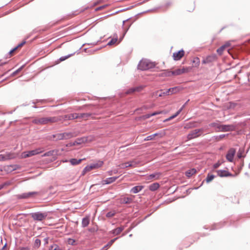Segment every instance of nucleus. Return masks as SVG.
Returning a JSON list of instances; mask_svg holds the SVG:
<instances>
[{
    "mask_svg": "<svg viewBox=\"0 0 250 250\" xmlns=\"http://www.w3.org/2000/svg\"><path fill=\"white\" fill-rule=\"evenodd\" d=\"M31 215L35 220L42 221L47 216V214L46 213L36 212L31 213Z\"/></svg>",
    "mask_w": 250,
    "mask_h": 250,
    "instance_id": "obj_6",
    "label": "nucleus"
},
{
    "mask_svg": "<svg viewBox=\"0 0 250 250\" xmlns=\"http://www.w3.org/2000/svg\"><path fill=\"white\" fill-rule=\"evenodd\" d=\"M39 194L38 192L33 191L23 193L19 195V198L21 199L30 198L38 195Z\"/></svg>",
    "mask_w": 250,
    "mask_h": 250,
    "instance_id": "obj_7",
    "label": "nucleus"
},
{
    "mask_svg": "<svg viewBox=\"0 0 250 250\" xmlns=\"http://www.w3.org/2000/svg\"><path fill=\"white\" fill-rule=\"evenodd\" d=\"M108 173H109V175H112V171H109V172H108Z\"/></svg>",
    "mask_w": 250,
    "mask_h": 250,
    "instance_id": "obj_63",
    "label": "nucleus"
},
{
    "mask_svg": "<svg viewBox=\"0 0 250 250\" xmlns=\"http://www.w3.org/2000/svg\"><path fill=\"white\" fill-rule=\"evenodd\" d=\"M220 131H231L235 130V126L232 125H221Z\"/></svg>",
    "mask_w": 250,
    "mask_h": 250,
    "instance_id": "obj_10",
    "label": "nucleus"
},
{
    "mask_svg": "<svg viewBox=\"0 0 250 250\" xmlns=\"http://www.w3.org/2000/svg\"><path fill=\"white\" fill-rule=\"evenodd\" d=\"M128 165H129V162H126V163L121 164L120 165V166L121 167V168H125L126 167H129V166H128Z\"/></svg>",
    "mask_w": 250,
    "mask_h": 250,
    "instance_id": "obj_40",
    "label": "nucleus"
},
{
    "mask_svg": "<svg viewBox=\"0 0 250 250\" xmlns=\"http://www.w3.org/2000/svg\"><path fill=\"white\" fill-rule=\"evenodd\" d=\"M90 222V219L89 216H86L82 219V226L85 228L89 225Z\"/></svg>",
    "mask_w": 250,
    "mask_h": 250,
    "instance_id": "obj_20",
    "label": "nucleus"
},
{
    "mask_svg": "<svg viewBox=\"0 0 250 250\" xmlns=\"http://www.w3.org/2000/svg\"><path fill=\"white\" fill-rule=\"evenodd\" d=\"M25 43V42L24 41V42H22L21 43H20L17 47H18V48L19 47L22 46Z\"/></svg>",
    "mask_w": 250,
    "mask_h": 250,
    "instance_id": "obj_57",
    "label": "nucleus"
},
{
    "mask_svg": "<svg viewBox=\"0 0 250 250\" xmlns=\"http://www.w3.org/2000/svg\"><path fill=\"white\" fill-rule=\"evenodd\" d=\"M189 71L188 68H185L183 67V68H179L175 70L172 71V73L173 75L177 76L180 75L182 74L188 72Z\"/></svg>",
    "mask_w": 250,
    "mask_h": 250,
    "instance_id": "obj_14",
    "label": "nucleus"
},
{
    "mask_svg": "<svg viewBox=\"0 0 250 250\" xmlns=\"http://www.w3.org/2000/svg\"><path fill=\"white\" fill-rule=\"evenodd\" d=\"M117 178L118 177H109L104 180L103 182L105 184H109L115 181Z\"/></svg>",
    "mask_w": 250,
    "mask_h": 250,
    "instance_id": "obj_22",
    "label": "nucleus"
},
{
    "mask_svg": "<svg viewBox=\"0 0 250 250\" xmlns=\"http://www.w3.org/2000/svg\"><path fill=\"white\" fill-rule=\"evenodd\" d=\"M155 66V63L147 59L142 60L138 65V69L141 70H146Z\"/></svg>",
    "mask_w": 250,
    "mask_h": 250,
    "instance_id": "obj_1",
    "label": "nucleus"
},
{
    "mask_svg": "<svg viewBox=\"0 0 250 250\" xmlns=\"http://www.w3.org/2000/svg\"><path fill=\"white\" fill-rule=\"evenodd\" d=\"M18 49V47H16L9 52V54H11L14 51Z\"/></svg>",
    "mask_w": 250,
    "mask_h": 250,
    "instance_id": "obj_54",
    "label": "nucleus"
},
{
    "mask_svg": "<svg viewBox=\"0 0 250 250\" xmlns=\"http://www.w3.org/2000/svg\"><path fill=\"white\" fill-rule=\"evenodd\" d=\"M236 150L234 148H230L226 155V159L227 160L230 162H232L233 160V157L235 154Z\"/></svg>",
    "mask_w": 250,
    "mask_h": 250,
    "instance_id": "obj_8",
    "label": "nucleus"
},
{
    "mask_svg": "<svg viewBox=\"0 0 250 250\" xmlns=\"http://www.w3.org/2000/svg\"><path fill=\"white\" fill-rule=\"evenodd\" d=\"M163 94L165 95V94H164V92L163 93L161 92V93H160L159 94V96L161 97V96H162L163 95Z\"/></svg>",
    "mask_w": 250,
    "mask_h": 250,
    "instance_id": "obj_62",
    "label": "nucleus"
},
{
    "mask_svg": "<svg viewBox=\"0 0 250 250\" xmlns=\"http://www.w3.org/2000/svg\"><path fill=\"white\" fill-rule=\"evenodd\" d=\"M74 53H72L71 54H69L68 55L63 56V61H64L65 60L68 59L69 57H70L72 55H73Z\"/></svg>",
    "mask_w": 250,
    "mask_h": 250,
    "instance_id": "obj_48",
    "label": "nucleus"
},
{
    "mask_svg": "<svg viewBox=\"0 0 250 250\" xmlns=\"http://www.w3.org/2000/svg\"><path fill=\"white\" fill-rule=\"evenodd\" d=\"M57 121V119L56 117H42L35 119L33 120V123L37 125H45L56 122Z\"/></svg>",
    "mask_w": 250,
    "mask_h": 250,
    "instance_id": "obj_2",
    "label": "nucleus"
},
{
    "mask_svg": "<svg viewBox=\"0 0 250 250\" xmlns=\"http://www.w3.org/2000/svg\"><path fill=\"white\" fill-rule=\"evenodd\" d=\"M184 107V105H183L182 106V107L178 111H177L174 115L170 116L169 118L166 119V121H170V120H172V119L177 117L181 112V111L183 109Z\"/></svg>",
    "mask_w": 250,
    "mask_h": 250,
    "instance_id": "obj_25",
    "label": "nucleus"
},
{
    "mask_svg": "<svg viewBox=\"0 0 250 250\" xmlns=\"http://www.w3.org/2000/svg\"><path fill=\"white\" fill-rule=\"evenodd\" d=\"M104 164V162L102 161H98L96 163L91 164L93 169H97L101 167Z\"/></svg>",
    "mask_w": 250,
    "mask_h": 250,
    "instance_id": "obj_21",
    "label": "nucleus"
},
{
    "mask_svg": "<svg viewBox=\"0 0 250 250\" xmlns=\"http://www.w3.org/2000/svg\"><path fill=\"white\" fill-rule=\"evenodd\" d=\"M111 246V244L108 242L103 249L102 250H106L108 248Z\"/></svg>",
    "mask_w": 250,
    "mask_h": 250,
    "instance_id": "obj_45",
    "label": "nucleus"
},
{
    "mask_svg": "<svg viewBox=\"0 0 250 250\" xmlns=\"http://www.w3.org/2000/svg\"><path fill=\"white\" fill-rule=\"evenodd\" d=\"M225 136H226L225 134H222L218 136H217L216 138L218 139V140H219L224 138Z\"/></svg>",
    "mask_w": 250,
    "mask_h": 250,
    "instance_id": "obj_46",
    "label": "nucleus"
},
{
    "mask_svg": "<svg viewBox=\"0 0 250 250\" xmlns=\"http://www.w3.org/2000/svg\"><path fill=\"white\" fill-rule=\"evenodd\" d=\"M197 126V125L196 122H190L188 123L185 124L184 126V128L185 129H190L193 127H196Z\"/></svg>",
    "mask_w": 250,
    "mask_h": 250,
    "instance_id": "obj_18",
    "label": "nucleus"
},
{
    "mask_svg": "<svg viewBox=\"0 0 250 250\" xmlns=\"http://www.w3.org/2000/svg\"><path fill=\"white\" fill-rule=\"evenodd\" d=\"M62 57H61L56 62V64H58V63H60V62H62Z\"/></svg>",
    "mask_w": 250,
    "mask_h": 250,
    "instance_id": "obj_55",
    "label": "nucleus"
},
{
    "mask_svg": "<svg viewBox=\"0 0 250 250\" xmlns=\"http://www.w3.org/2000/svg\"><path fill=\"white\" fill-rule=\"evenodd\" d=\"M185 52L183 50H181L178 52L173 53V58L175 61L180 60L184 55Z\"/></svg>",
    "mask_w": 250,
    "mask_h": 250,
    "instance_id": "obj_12",
    "label": "nucleus"
},
{
    "mask_svg": "<svg viewBox=\"0 0 250 250\" xmlns=\"http://www.w3.org/2000/svg\"><path fill=\"white\" fill-rule=\"evenodd\" d=\"M215 177V176L212 174H208L206 179V182L208 183L211 182Z\"/></svg>",
    "mask_w": 250,
    "mask_h": 250,
    "instance_id": "obj_30",
    "label": "nucleus"
},
{
    "mask_svg": "<svg viewBox=\"0 0 250 250\" xmlns=\"http://www.w3.org/2000/svg\"><path fill=\"white\" fill-rule=\"evenodd\" d=\"M89 113H74L63 116V120H72L77 118H87L90 116Z\"/></svg>",
    "mask_w": 250,
    "mask_h": 250,
    "instance_id": "obj_3",
    "label": "nucleus"
},
{
    "mask_svg": "<svg viewBox=\"0 0 250 250\" xmlns=\"http://www.w3.org/2000/svg\"><path fill=\"white\" fill-rule=\"evenodd\" d=\"M213 58H214L213 57L208 56V57H207V58L205 60H204L203 61V63H208L209 62H210L212 61V59H213Z\"/></svg>",
    "mask_w": 250,
    "mask_h": 250,
    "instance_id": "obj_36",
    "label": "nucleus"
},
{
    "mask_svg": "<svg viewBox=\"0 0 250 250\" xmlns=\"http://www.w3.org/2000/svg\"><path fill=\"white\" fill-rule=\"evenodd\" d=\"M10 167H11L12 168H13V169H17V167H18L17 166H11Z\"/></svg>",
    "mask_w": 250,
    "mask_h": 250,
    "instance_id": "obj_59",
    "label": "nucleus"
},
{
    "mask_svg": "<svg viewBox=\"0 0 250 250\" xmlns=\"http://www.w3.org/2000/svg\"><path fill=\"white\" fill-rule=\"evenodd\" d=\"M209 126L210 127H215L217 129H218L217 131H220V126H221V125L219 123V122H216L214 123H212L209 125Z\"/></svg>",
    "mask_w": 250,
    "mask_h": 250,
    "instance_id": "obj_24",
    "label": "nucleus"
},
{
    "mask_svg": "<svg viewBox=\"0 0 250 250\" xmlns=\"http://www.w3.org/2000/svg\"><path fill=\"white\" fill-rule=\"evenodd\" d=\"M88 141V137H82L80 138H78L73 143H70V146H75L76 145H80L83 143H85Z\"/></svg>",
    "mask_w": 250,
    "mask_h": 250,
    "instance_id": "obj_11",
    "label": "nucleus"
},
{
    "mask_svg": "<svg viewBox=\"0 0 250 250\" xmlns=\"http://www.w3.org/2000/svg\"><path fill=\"white\" fill-rule=\"evenodd\" d=\"M220 163H219V162H218V163H216V164H214V165H213V168H215H215H218V167L220 166Z\"/></svg>",
    "mask_w": 250,
    "mask_h": 250,
    "instance_id": "obj_51",
    "label": "nucleus"
},
{
    "mask_svg": "<svg viewBox=\"0 0 250 250\" xmlns=\"http://www.w3.org/2000/svg\"><path fill=\"white\" fill-rule=\"evenodd\" d=\"M54 153V151H50L44 153L42 156H49L52 155Z\"/></svg>",
    "mask_w": 250,
    "mask_h": 250,
    "instance_id": "obj_42",
    "label": "nucleus"
},
{
    "mask_svg": "<svg viewBox=\"0 0 250 250\" xmlns=\"http://www.w3.org/2000/svg\"><path fill=\"white\" fill-rule=\"evenodd\" d=\"M116 212L115 211H111L107 212L106 214V216L108 218H110L115 215Z\"/></svg>",
    "mask_w": 250,
    "mask_h": 250,
    "instance_id": "obj_37",
    "label": "nucleus"
},
{
    "mask_svg": "<svg viewBox=\"0 0 250 250\" xmlns=\"http://www.w3.org/2000/svg\"><path fill=\"white\" fill-rule=\"evenodd\" d=\"M117 42V38L112 39L108 42L107 45H113L115 43H116Z\"/></svg>",
    "mask_w": 250,
    "mask_h": 250,
    "instance_id": "obj_38",
    "label": "nucleus"
},
{
    "mask_svg": "<svg viewBox=\"0 0 250 250\" xmlns=\"http://www.w3.org/2000/svg\"><path fill=\"white\" fill-rule=\"evenodd\" d=\"M145 116L146 118H149V117H151L152 115H151V114H146Z\"/></svg>",
    "mask_w": 250,
    "mask_h": 250,
    "instance_id": "obj_58",
    "label": "nucleus"
},
{
    "mask_svg": "<svg viewBox=\"0 0 250 250\" xmlns=\"http://www.w3.org/2000/svg\"><path fill=\"white\" fill-rule=\"evenodd\" d=\"M73 134L72 133H63V139H68L72 137Z\"/></svg>",
    "mask_w": 250,
    "mask_h": 250,
    "instance_id": "obj_34",
    "label": "nucleus"
},
{
    "mask_svg": "<svg viewBox=\"0 0 250 250\" xmlns=\"http://www.w3.org/2000/svg\"><path fill=\"white\" fill-rule=\"evenodd\" d=\"M158 135V133H155V134H152L153 137L154 138L155 136H157Z\"/></svg>",
    "mask_w": 250,
    "mask_h": 250,
    "instance_id": "obj_61",
    "label": "nucleus"
},
{
    "mask_svg": "<svg viewBox=\"0 0 250 250\" xmlns=\"http://www.w3.org/2000/svg\"><path fill=\"white\" fill-rule=\"evenodd\" d=\"M196 171H197L196 169L191 168L190 169L187 170L185 174L189 178L191 177L193 174H195L196 173Z\"/></svg>",
    "mask_w": 250,
    "mask_h": 250,
    "instance_id": "obj_23",
    "label": "nucleus"
},
{
    "mask_svg": "<svg viewBox=\"0 0 250 250\" xmlns=\"http://www.w3.org/2000/svg\"><path fill=\"white\" fill-rule=\"evenodd\" d=\"M144 188L142 186H137L132 188L130 190V192L133 193H137Z\"/></svg>",
    "mask_w": 250,
    "mask_h": 250,
    "instance_id": "obj_19",
    "label": "nucleus"
},
{
    "mask_svg": "<svg viewBox=\"0 0 250 250\" xmlns=\"http://www.w3.org/2000/svg\"><path fill=\"white\" fill-rule=\"evenodd\" d=\"M93 169V167L91 166V165H89V166H87L86 167H84V168L83 169V172H82V174L83 175H84L88 171H90V170Z\"/></svg>",
    "mask_w": 250,
    "mask_h": 250,
    "instance_id": "obj_29",
    "label": "nucleus"
},
{
    "mask_svg": "<svg viewBox=\"0 0 250 250\" xmlns=\"http://www.w3.org/2000/svg\"><path fill=\"white\" fill-rule=\"evenodd\" d=\"M35 244L37 246H40L41 244V241L39 239H36L35 240Z\"/></svg>",
    "mask_w": 250,
    "mask_h": 250,
    "instance_id": "obj_52",
    "label": "nucleus"
},
{
    "mask_svg": "<svg viewBox=\"0 0 250 250\" xmlns=\"http://www.w3.org/2000/svg\"><path fill=\"white\" fill-rule=\"evenodd\" d=\"M75 241L74 239L69 238L67 239V243L70 245H74Z\"/></svg>",
    "mask_w": 250,
    "mask_h": 250,
    "instance_id": "obj_43",
    "label": "nucleus"
},
{
    "mask_svg": "<svg viewBox=\"0 0 250 250\" xmlns=\"http://www.w3.org/2000/svg\"><path fill=\"white\" fill-rule=\"evenodd\" d=\"M160 187L158 183H155L149 186V189L151 191H155L157 190Z\"/></svg>",
    "mask_w": 250,
    "mask_h": 250,
    "instance_id": "obj_26",
    "label": "nucleus"
},
{
    "mask_svg": "<svg viewBox=\"0 0 250 250\" xmlns=\"http://www.w3.org/2000/svg\"><path fill=\"white\" fill-rule=\"evenodd\" d=\"M144 87L143 86H142V85L135 87H134L135 91V92H140V91H141L144 88Z\"/></svg>",
    "mask_w": 250,
    "mask_h": 250,
    "instance_id": "obj_41",
    "label": "nucleus"
},
{
    "mask_svg": "<svg viewBox=\"0 0 250 250\" xmlns=\"http://www.w3.org/2000/svg\"><path fill=\"white\" fill-rule=\"evenodd\" d=\"M129 162V165H128V166H129V167H136L137 165L139 164L138 162H137L135 161H130V162Z\"/></svg>",
    "mask_w": 250,
    "mask_h": 250,
    "instance_id": "obj_33",
    "label": "nucleus"
},
{
    "mask_svg": "<svg viewBox=\"0 0 250 250\" xmlns=\"http://www.w3.org/2000/svg\"><path fill=\"white\" fill-rule=\"evenodd\" d=\"M133 199L134 196H131L130 197H122L119 199V203L121 204H129L133 202Z\"/></svg>",
    "mask_w": 250,
    "mask_h": 250,
    "instance_id": "obj_9",
    "label": "nucleus"
},
{
    "mask_svg": "<svg viewBox=\"0 0 250 250\" xmlns=\"http://www.w3.org/2000/svg\"><path fill=\"white\" fill-rule=\"evenodd\" d=\"M153 139H154V138L153 137L152 135H149V136L146 137L145 139V141H149V140H152Z\"/></svg>",
    "mask_w": 250,
    "mask_h": 250,
    "instance_id": "obj_44",
    "label": "nucleus"
},
{
    "mask_svg": "<svg viewBox=\"0 0 250 250\" xmlns=\"http://www.w3.org/2000/svg\"><path fill=\"white\" fill-rule=\"evenodd\" d=\"M161 173L160 172H155L151 174L146 176V179L147 180H155L160 178Z\"/></svg>",
    "mask_w": 250,
    "mask_h": 250,
    "instance_id": "obj_15",
    "label": "nucleus"
},
{
    "mask_svg": "<svg viewBox=\"0 0 250 250\" xmlns=\"http://www.w3.org/2000/svg\"><path fill=\"white\" fill-rule=\"evenodd\" d=\"M135 88L134 87H132V88H131L130 89H129L128 90H127L126 92H125V94H132L134 92H135Z\"/></svg>",
    "mask_w": 250,
    "mask_h": 250,
    "instance_id": "obj_39",
    "label": "nucleus"
},
{
    "mask_svg": "<svg viewBox=\"0 0 250 250\" xmlns=\"http://www.w3.org/2000/svg\"><path fill=\"white\" fill-rule=\"evenodd\" d=\"M82 161V159H71L70 162L72 165H76L80 164Z\"/></svg>",
    "mask_w": 250,
    "mask_h": 250,
    "instance_id": "obj_28",
    "label": "nucleus"
},
{
    "mask_svg": "<svg viewBox=\"0 0 250 250\" xmlns=\"http://www.w3.org/2000/svg\"><path fill=\"white\" fill-rule=\"evenodd\" d=\"M225 47H226L225 45H223V46H221L220 48H219L217 50V52L218 53V54L219 55H221L223 53Z\"/></svg>",
    "mask_w": 250,
    "mask_h": 250,
    "instance_id": "obj_35",
    "label": "nucleus"
},
{
    "mask_svg": "<svg viewBox=\"0 0 250 250\" xmlns=\"http://www.w3.org/2000/svg\"><path fill=\"white\" fill-rule=\"evenodd\" d=\"M192 63L195 67H198L200 64V60L198 57L194 58L192 60Z\"/></svg>",
    "mask_w": 250,
    "mask_h": 250,
    "instance_id": "obj_31",
    "label": "nucleus"
},
{
    "mask_svg": "<svg viewBox=\"0 0 250 250\" xmlns=\"http://www.w3.org/2000/svg\"><path fill=\"white\" fill-rule=\"evenodd\" d=\"M173 75L172 71L166 70L162 74V76L170 77Z\"/></svg>",
    "mask_w": 250,
    "mask_h": 250,
    "instance_id": "obj_32",
    "label": "nucleus"
},
{
    "mask_svg": "<svg viewBox=\"0 0 250 250\" xmlns=\"http://www.w3.org/2000/svg\"><path fill=\"white\" fill-rule=\"evenodd\" d=\"M8 184H7L6 183H4V184H1L0 185V190L1 189H2L5 185H7Z\"/></svg>",
    "mask_w": 250,
    "mask_h": 250,
    "instance_id": "obj_56",
    "label": "nucleus"
},
{
    "mask_svg": "<svg viewBox=\"0 0 250 250\" xmlns=\"http://www.w3.org/2000/svg\"><path fill=\"white\" fill-rule=\"evenodd\" d=\"M180 89V87L177 86L170 88L168 89H167L166 92H164V94L166 95H169L170 93L171 94L176 93L178 91H179Z\"/></svg>",
    "mask_w": 250,
    "mask_h": 250,
    "instance_id": "obj_17",
    "label": "nucleus"
},
{
    "mask_svg": "<svg viewBox=\"0 0 250 250\" xmlns=\"http://www.w3.org/2000/svg\"><path fill=\"white\" fill-rule=\"evenodd\" d=\"M237 156L239 158H240L241 157V153H238L237 154Z\"/></svg>",
    "mask_w": 250,
    "mask_h": 250,
    "instance_id": "obj_60",
    "label": "nucleus"
},
{
    "mask_svg": "<svg viewBox=\"0 0 250 250\" xmlns=\"http://www.w3.org/2000/svg\"><path fill=\"white\" fill-rule=\"evenodd\" d=\"M118 239V237H116V238H114V239H113L111 240L109 242V243H110V244H111V245H112L114 243V242H115L116 240H117Z\"/></svg>",
    "mask_w": 250,
    "mask_h": 250,
    "instance_id": "obj_49",
    "label": "nucleus"
},
{
    "mask_svg": "<svg viewBox=\"0 0 250 250\" xmlns=\"http://www.w3.org/2000/svg\"><path fill=\"white\" fill-rule=\"evenodd\" d=\"M124 229V227H118L112 230V233L115 235L119 234Z\"/></svg>",
    "mask_w": 250,
    "mask_h": 250,
    "instance_id": "obj_27",
    "label": "nucleus"
},
{
    "mask_svg": "<svg viewBox=\"0 0 250 250\" xmlns=\"http://www.w3.org/2000/svg\"><path fill=\"white\" fill-rule=\"evenodd\" d=\"M15 158V155L10 153H6L5 154H0V161H4Z\"/></svg>",
    "mask_w": 250,
    "mask_h": 250,
    "instance_id": "obj_13",
    "label": "nucleus"
},
{
    "mask_svg": "<svg viewBox=\"0 0 250 250\" xmlns=\"http://www.w3.org/2000/svg\"><path fill=\"white\" fill-rule=\"evenodd\" d=\"M161 113H162V111L154 112L151 113V115H152V116H155V115H158L159 114H161Z\"/></svg>",
    "mask_w": 250,
    "mask_h": 250,
    "instance_id": "obj_50",
    "label": "nucleus"
},
{
    "mask_svg": "<svg viewBox=\"0 0 250 250\" xmlns=\"http://www.w3.org/2000/svg\"><path fill=\"white\" fill-rule=\"evenodd\" d=\"M6 244H5L4 245V246L3 247V248H2V250H3V249L6 247Z\"/></svg>",
    "mask_w": 250,
    "mask_h": 250,
    "instance_id": "obj_64",
    "label": "nucleus"
},
{
    "mask_svg": "<svg viewBox=\"0 0 250 250\" xmlns=\"http://www.w3.org/2000/svg\"><path fill=\"white\" fill-rule=\"evenodd\" d=\"M19 250H30V249L29 247H21L20 248Z\"/></svg>",
    "mask_w": 250,
    "mask_h": 250,
    "instance_id": "obj_53",
    "label": "nucleus"
},
{
    "mask_svg": "<svg viewBox=\"0 0 250 250\" xmlns=\"http://www.w3.org/2000/svg\"><path fill=\"white\" fill-rule=\"evenodd\" d=\"M22 69V67L19 68L18 69H17V70H16L15 71H14L13 73V75H16L19 72H20Z\"/></svg>",
    "mask_w": 250,
    "mask_h": 250,
    "instance_id": "obj_47",
    "label": "nucleus"
},
{
    "mask_svg": "<svg viewBox=\"0 0 250 250\" xmlns=\"http://www.w3.org/2000/svg\"><path fill=\"white\" fill-rule=\"evenodd\" d=\"M218 176L223 177L233 176V175L228 171L225 170H218L216 171Z\"/></svg>",
    "mask_w": 250,
    "mask_h": 250,
    "instance_id": "obj_16",
    "label": "nucleus"
},
{
    "mask_svg": "<svg viewBox=\"0 0 250 250\" xmlns=\"http://www.w3.org/2000/svg\"><path fill=\"white\" fill-rule=\"evenodd\" d=\"M204 131L203 128L196 129L191 131L187 136L188 140H191L200 136Z\"/></svg>",
    "mask_w": 250,
    "mask_h": 250,
    "instance_id": "obj_5",
    "label": "nucleus"
},
{
    "mask_svg": "<svg viewBox=\"0 0 250 250\" xmlns=\"http://www.w3.org/2000/svg\"><path fill=\"white\" fill-rule=\"evenodd\" d=\"M43 149L42 148H38L35 149L34 150L28 151H24L22 153L21 157L22 158H27L29 157L32 156H34L36 154H40L43 151Z\"/></svg>",
    "mask_w": 250,
    "mask_h": 250,
    "instance_id": "obj_4",
    "label": "nucleus"
}]
</instances>
